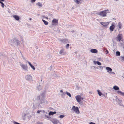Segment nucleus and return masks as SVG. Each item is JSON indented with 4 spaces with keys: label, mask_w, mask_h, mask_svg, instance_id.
I'll list each match as a JSON object with an SVG mask.
<instances>
[{
    "label": "nucleus",
    "mask_w": 124,
    "mask_h": 124,
    "mask_svg": "<svg viewBox=\"0 0 124 124\" xmlns=\"http://www.w3.org/2000/svg\"><path fill=\"white\" fill-rule=\"evenodd\" d=\"M48 15L51 17L52 16V15L50 13H48Z\"/></svg>",
    "instance_id": "nucleus-39"
},
{
    "label": "nucleus",
    "mask_w": 124,
    "mask_h": 124,
    "mask_svg": "<svg viewBox=\"0 0 124 124\" xmlns=\"http://www.w3.org/2000/svg\"><path fill=\"white\" fill-rule=\"evenodd\" d=\"M100 23L104 27H107L109 24V23L108 22H100Z\"/></svg>",
    "instance_id": "nucleus-8"
},
{
    "label": "nucleus",
    "mask_w": 124,
    "mask_h": 124,
    "mask_svg": "<svg viewBox=\"0 0 124 124\" xmlns=\"http://www.w3.org/2000/svg\"><path fill=\"white\" fill-rule=\"evenodd\" d=\"M37 88L39 90H40L41 89V86L39 85L37 86Z\"/></svg>",
    "instance_id": "nucleus-25"
},
{
    "label": "nucleus",
    "mask_w": 124,
    "mask_h": 124,
    "mask_svg": "<svg viewBox=\"0 0 124 124\" xmlns=\"http://www.w3.org/2000/svg\"><path fill=\"white\" fill-rule=\"evenodd\" d=\"M89 93L90 94H92V92L91 91H90L89 92Z\"/></svg>",
    "instance_id": "nucleus-49"
},
{
    "label": "nucleus",
    "mask_w": 124,
    "mask_h": 124,
    "mask_svg": "<svg viewBox=\"0 0 124 124\" xmlns=\"http://www.w3.org/2000/svg\"><path fill=\"white\" fill-rule=\"evenodd\" d=\"M5 1V0H0V2H4Z\"/></svg>",
    "instance_id": "nucleus-47"
},
{
    "label": "nucleus",
    "mask_w": 124,
    "mask_h": 124,
    "mask_svg": "<svg viewBox=\"0 0 124 124\" xmlns=\"http://www.w3.org/2000/svg\"><path fill=\"white\" fill-rule=\"evenodd\" d=\"M20 65L21 66L22 68L24 70L26 71H28V67L27 66L25 65L20 63Z\"/></svg>",
    "instance_id": "nucleus-6"
},
{
    "label": "nucleus",
    "mask_w": 124,
    "mask_h": 124,
    "mask_svg": "<svg viewBox=\"0 0 124 124\" xmlns=\"http://www.w3.org/2000/svg\"><path fill=\"white\" fill-rule=\"evenodd\" d=\"M94 62L95 63V64H96L95 62H96L95 61H94Z\"/></svg>",
    "instance_id": "nucleus-55"
},
{
    "label": "nucleus",
    "mask_w": 124,
    "mask_h": 124,
    "mask_svg": "<svg viewBox=\"0 0 124 124\" xmlns=\"http://www.w3.org/2000/svg\"><path fill=\"white\" fill-rule=\"evenodd\" d=\"M120 59H121L123 61H124V57H120Z\"/></svg>",
    "instance_id": "nucleus-34"
},
{
    "label": "nucleus",
    "mask_w": 124,
    "mask_h": 124,
    "mask_svg": "<svg viewBox=\"0 0 124 124\" xmlns=\"http://www.w3.org/2000/svg\"><path fill=\"white\" fill-rule=\"evenodd\" d=\"M75 98L76 99L78 103H79L82 101L83 100L84 98L82 97L80 95H78L75 96Z\"/></svg>",
    "instance_id": "nucleus-4"
},
{
    "label": "nucleus",
    "mask_w": 124,
    "mask_h": 124,
    "mask_svg": "<svg viewBox=\"0 0 124 124\" xmlns=\"http://www.w3.org/2000/svg\"><path fill=\"white\" fill-rule=\"evenodd\" d=\"M31 19H31V18H30V20H31Z\"/></svg>",
    "instance_id": "nucleus-54"
},
{
    "label": "nucleus",
    "mask_w": 124,
    "mask_h": 124,
    "mask_svg": "<svg viewBox=\"0 0 124 124\" xmlns=\"http://www.w3.org/2000/svg\"><path fill=\"white\" fill-rule=\"evenodd\" d=\"M74 1L77 4H79V3L80 1L81 0H74Z\"/></svg>",
    "instance_id": "nucleus-28"
},
{
    "label": "nucleus",
    "mask_w": 124,
    "mask_h": 124,
    "mask_svg": "<svg viewBox=\"0 0 124 124\" xmlns=\"http://www.w3.org/2000/svg\"><path fill=\"white\" fill-rule=\"evenodd\" d=\"M89 124H95V123H93L92 122H91L89 123Z\"/></svg>",
    "instance_id": "nucleus-40"
},
{
    "label": "nucleus",
    "mask_w": 124,
    "mask_h": 124,
    "mask_svg": "<svg viewBox=\"0 0 124 124\" xmlns=\"http://www.w3.org/2000/svg\"><path fill=\"white\" fill-rule=\"evenodd\" d=\"M69 44H67L66 46V47L67 49H68L69 48Z\"/></svg>",
    "instance_id": "nucleus-35"
},
{
    "label": "nucleus",
    "mask_w": 124,
    "mask_h": 124,
    "mask_svg": "<svg viewBox=\"0 0 124 124\" xmlns=\"http://www.w3.org/2000/svg\"><path fill=\"white\" fill-rule=\"evenodd\" d=\"M13 40L14 42H15L16 43V44L18 46L20 44V41L18 40L16 38H14L13 39Z\"/></svg>",
    "instance_id": "nucleus-11"
},
{
    "label": "nucleus",
    "mask_w": 124,
    "mask_h": 124,
    "mask_svg": "<svg viewBox=\"0 0 124 124\" xmlns=\"http://www.w3.org/2000/svg\"><path fill=\"white\" fill-rule=\"evenodd\" d=\"M60 40L62 43L64 44L68 42V40L67 39H61Z\"/></svg>",
    "instance_id": "nucleus-13"
},
{
    "label": "nucleus",
    "mask_w": 124,
    "mask_h": 124,
    "mask_svg": "<svg viewBox=\"0 0 124 124\" xmlns=\"http://www.w3.org/2000/svg\"><path fill=\"white\" fill-rule=\"evenodd\" d=\"M13 17L15 18L16 20L17 21L19 20L20 19L19 17L17 15H14L13 16Z\"/></svg>",
    "instance_id": "nucleus-18"
},
{
    "label": "nucleus",
    "mask_w": 124,
    "mask_h": 124,
    "mask_svg": "<svg viewBox=\"0 0 124 124\" xmlns=\"http://www.w3.org/2000/svg\"><path fill=\"white\" fill-rule=\"evenodd\" d=\"M106 69L107 70L108 72L109 73L112 70V69L111 68L108 67H106Z\"/></svg>",
    "instance_id": "nucleus-20"
},
{
    "label": "nucleus",
    "mask_w": 124,
    "mask_h": 124,
    "mask_svg": "<svg viewBox=\"0 0 124 124\" xmlns=\"http://www.w3.org/2000/svg\"><path fill=\"white\" fill-rule=\"evenodd\" d=\"M60 92H61V93H63V91L62 90H60Z\"/></svg>",
    "instance_id": "nucleus-51"
},
{
    "label": "nucleus",
    "mask_w": 124,
    "mask_h": 124,
    "mask_svg": "<svg viewBox=\"0 0 124 124\" xmlns=\"http://www.w3.org/2000/svg\"><path fill=\"white\" fill-rule=\"evenodd\" d=\"M117 97L116 96V101L120 105L122 106V101L119 100L117 98Z\"/></svg>",
    "instance_id": "nucleus-12"
},
{
    "label": "nucleus",
    "mask_w": 124,
    "mask_h": 124,
    "mask_svg": "<svg viewBox=\"0 0 124 124\" xmlns=\"http://www.w3.org/2000/svg\"><path fill=\"white\" fill-rule=\"evenodd\" d=\"M122 26V24L120 22H119L118 23V30H119L121 28V26Z\"/></svg>",
    "instance_id": "nucleus-19"
},
{
    "label": "nucleus",
    "mask_w": 124,
    "mask_h": 124,
    "mask_svg": "<svg viewBox=\"0 0 124 124\" xmlns=\"http://www.w3.org/2000/svg\"><path fill=\"white\" fill-rule=\"evenodd\" d=\"M120 53L119 51H116V56H119L120 55Z\"/></svg>",
    "instance_id": "nucleus-29"
},
{
    "label": "nucleus",
    "mask_w": 124,
    "mask_h": 124,
    "mask_svg": "<svg viewBox=\"0 0 124 124\" xmlns=\"http://www.w3.org/2000/svg\"><path fill=\"white\" fill-rule=\"evenodd\" d=\"M40 112V110H38L37 112L38 114Z\"/></svg>",
    "instance_id": "nucleus-44"
},
{
    "label": "nucleus",
    "mask_w": 124,
    "mask_h": 124,
    "mask_svg": "<svg viewBox=\"0 0 124 124\" xmlns=\"http://www.w3.org/2000/svg\"><path fill=\"white\" fill-rule=\"evenodd\" d=\"M40 112H45V111L44 110H40Z\"/></svg>",
    "instance_id": "nucleus-48"
},
{
    "label": "nucleus",
    "mask_w": 124,
    "mask_h": 124,
    "mask_svg": "<svg viewBox=\"0 0 124 124\" xmlns=\"http://www.w3.org/2000/svg\"><path fill=\"white\" fill-rule=\"evenodd\" d=\"M115 26L114 24H112L109 27V29L111 31H113L114 29L115 28Z\"/></svg>",
    "instance_id": "nucleus-17"
},
{
    "label": "nucleus",
    "mask_w": 124,
    "mask_h": 124,
    "mask_svg": "<svg viewBox=\"0 0 124 124\" xmlns=\"http://www.w3.org/2000/svg\"><path fill=\"white\" fill-rule=\"evenodd\" d=\"M103 95L104 96H105V95Z\"/></svg>",
    "instance_id": "nucleus-56"
},
{
    "label": "nucleus",
    "mask_w": 124,
    "mask_h": 124,
    "mask_svg": "<svg viewBox=\"0 0 124 124\" xmlns=\"http://www.w3.org/2000/svg\"><path fill=\"white\" fill-rule=\"evenodd\" d=\"M22 57H23V59L24 60H25V58L23 57V55H22Z\"/></svg>",
    "instance_id": "nucleus-43"
},
{
    "label": "nucleus",
    "mask_w": 124,
    "mask_h": 124,
    "mask_svg": "<svg viewBox=\"0 0 124 124\" xmlns=\"http://www.w3.org/2000/svg\"><path fill=\"white\" fill-rule=\"evenodd\" d=\"M108 11V10L107 9L101 12H97L96 14L101 16L104 17L106 16L107 11Z\"/></svg>",
    "instance_id": "nucleus-2"
},
{
    "label": "nucleus",
    "mask_w": 124,
    "mask_h": 124,
    "mask_svg": "<svg viewBox=\"0 0 124 124\" xmlns=\"http://www.w3.org/2000/svg\"><path fill=\"white\" fill-rule=\"evenodd\" d=\"M45 116H46V117L48 118L54 124H57L59 123V121L55 119L52 118H51L49 117V116H46V115H45Z\"/></svg>",
    "instance_id": "nucleus-3"
},
{
    "label": "nucleus",
    "mask_w": 124,
    "mask_h": 124,
    "mask_svg": "<svg viewBox=\"0 0 124 124\" xmlns=\"http://www.w3.org/2000/svg\"><path fill=\"white\" fill-rule=\"evenodd\" d=\"M72 109L76 114H79L80 113L78 108L77 107H75V106H73Z\"/></svg>",
    "instance_id": "nucleus-5"
},
{
    "label": "nucleus",
    "mask_w": 124,
    "mask_h": 124,
    "mask_svg": "<svg viewBox=\"0 0 124 124\" xmlns=\"http://www.w3.org/2000/svg\"><path fill=\"white\" fill-rule=\"evenodd\" d=\"M25 78L26 80L28 81L32 80V76L29 74L27 75L26 76Z\"/></svg>",
    "instance_id": "nucleus-7"
},
{
    "label": "nucleus",
    "mask_w": 124,
    "mask_h": 124,
    "mask_svg": "<svg viewBox=\"0 0 124 124\" xmlns=\"http://www.w3.org/2000/svg\"><path fill=\"white\" fill-rule=\"evenodd\" d=\"M58 23V20L55 19H54L52 21V25H54L57 24Z\"/></svg>",
    "instance_id": "nucleus-9"
},
{
    "label": "nucleus",
    "mask_w": 124,
    "mask_h": 124,
    "mask_svg": "<svg viewBox=\"0 0 124 124\" xmlns=\"http://www.w3.org/2000/svg\"><path fill=\"white\" fill-rule=\"evenodd\" d=\"M113 88L115 90H118L119 89V87L116 85L114 86L113 87Z\"/></svg>",
    "instance_id": "nucleus-23"
},
{
    "label": "nucleus",
    "mask_w": 124,
    "mask_h": 124,
    "mask_svg": "<svg viewBox=\"0 0 124 124\" xmlns=\"http://www.w3.org/2000/svg\"><path fill=\"white\" fill-rule=\"evenodd\" d=\"M56 113V112L55 111H50L49 113V115H53Z\"/></svg>",
    "instance_id": "nucleus-21"
},
{
    "label": "nucleus",
    "mask_w": 124,
    "mask_h": 124,
    "mask_svg": "<svg viewBox=\"0 0 124 124\" xmlns=\"http://www.w3.org/2000/svg\"><path fill=\"white\" fill-rule=\"evenodd\" d=\"M109 73H114V74L115 73L114 72H113L111 71Z\"/></svg>",
    "instance_id": "nucleus-45"
},
{
    "label": "nucleus",
    "mask_w": 124,
    "mask_h": 124,
    "mask_svg": "<svg viewBox=\"0 0 124 124\" xmlns=\"http://www.w3.org/2000/svg\"><path fill=\"white\" fill-rule=\"evenodd\" d=\"M64 117V116L63 115H61L59 117H60L61 118H62Z\"/></svg>",
    "instance_id": "nucleus-36"
},
{
    "label": "nucleus",
    "mask_w": 124,
    "mask_h": 124,
    "mask_svg": "<svg viewBox=\"0 0 124 124\" xmlns=\"http://www.w3.org/2000/svg\"><path fill=\"white\" fill-rule=\"evenodd\" d=\"M90 52L92 53H96L98 52V51L96 49H92L91 50Z\"/></svg>",
    "instance_id": "nucleus-16"
},
{
    "label": "nucleus",
    "mask_w": 124,
    "mask_h": 124,
    "mask_svg": "<svg viewBox=\"0 0 124 124\" xmlns=\"http://www.w3.org/2000/svg\"><path fill=\"white\" fill-rule=\"evenodd\" d=\"M99 67L101 69H103V67H105V66L102 67V66H99Z\"/></svg>",
    "instance_id": "nucleus-38"
},
{
    "label": "nucleus",
    "mask_w": 124,
    "mask_h": 124,
    "mask_svg": "<svg viewBox=\"0 0 124 124\" xmlns=\"http://www.w3.org/2000/svg\"><path fill=\"white\" fill-rule=\"evenodd\" d=\"M45 18H46V19H48V18L47 17H45Z\"/></svg>",
    "instance_id": "nucleus-52"
},
{
    "label": "nucleus",
    "mask_w": 124,
    "mask_h": 124,
    "mask_svg": "<svg viewBox=\"0 0 124 124\" xmlns=\"http://www.w3.org/2000/svg\"><path fill=\"white\" fill-rule=\"evenodd\" d=\"M27 62L29 64V65L34 70L35 69V67L33 66L31 63L29 61H27Z\"/></svg>",
    "instance_id": "nucleus-22"
},
{
    "label": "nucleus",
    "mask_w": 124,
    "mask_h": 124,
    "mask_svg": "<svg viewBox=\"0 0 124 124\" xmlns=\"http://www.w3.org/2000/svg\"><path fill=\"white\" fill-rule=\"evenodd\" d=\"M54 31H56V27L55 28H54Z\"/></svg>",
    "instance_id": "nucleus-46"
},
{
    "label": "nucleus",
    "mask_w": 124,
    "mask_h": 124,
    "mask_svg": "<svg viewBox=\"0 0 124 124\" xmlns=\"http://www.w3.org/2000/svg\"><path fill=\"white\" fill-rule=\"evenodd\" d=\"M37 124H43V123L41 122H38L37 123Z\"/></svg>",
    "instance_id": "nucleus-41"
},
{
    "label": "nucleus",
    "mask_w": 124,
    "mask_h": 124,
    "mask_svg": "<svg viewBox=\"0 0 124 124\" xmlns=\"http://www.w3.org/2000/svg\"><path fill=\"white\" fill-rule=\"evenodd\" d=\"M0 3H1V7L3 8H4V3L2 2H0Z\"/></svg>",
    "instance_id": "nucleus-32"
},
{
    "label": "nucleus",
    "mask_w": 124,
    "mask_h": 124,
    "mask_svg": "<svg viewBox=\"0 0 124 124\" xmlns=\"http://www.w3.org/2000/svg\"><path fill=\"white\" fill-rule=\"evenodd\" d=\"M97 91L98 92V94L100 96H101L102 95H103V94H102V93L99 90H97Z\"/></svg>",
    "instance_id": "nucleus-27"
},
{
    "label": "nucleus",
    "mask_w": 124,
    "mask_h": 124,
    "mask_svg": "<svg viewBox=\"0 0 124 124\" xmlns=\"http://www.w3.org/2000/svg\"><path fill=\"white\" fill-rule=\"evenodd\" d=\"M42 17H43L44 18H45V17H46V16H45V15L43 16Z\"/></svg>",
    "instance_id": "nucleus-50"
},
{
    "label": "nucleus",
    "mask_w": 124,
    "mask_h": 124,
    "mask_svg": "<svg viewBox=\"0 0 124 124\" xmlns=\"http://www.w3.org/2000/svg\"><path fill=\"white\" fill-rule=\"evenodd\" d=\"M106 48H104V49H103V51H104L106 49Z\"/></svg>",
    "instance_id": "nucleus-53"
},
{
    "label": "nucleus",
    "mask_w": 124,
    "mask_h": 124,
    "mask_svg": "<svg viewBox=\"0 0 124 124\" xmlns=\"http://www.w3.org/2000/svg\"><path fill=\"white\" fill-rule=\"evenodd\" d=\"M66 93L70 97H71V95L68 92H67L66 91Z\"/></svg>",
    "instance_id": "nucleus-31"
},
{
    "label": "nucleus",
    "mask_w": 124,
    "mask_h": 124,
    "mask_svg": "<svg viewBox=\"0 0 124 124\" xmlns=\"http://www.w3.org/2000/svg\"><path fill=\"white\" fill-rule=\"evenodd\" d=\"M42 21L44 23V24L46 25H47L48 24V22L43 19L42 20Z\"/></svg>",
    "instance_id": "nucleus-26"
},
{
    "label": "nucleus",
    "mask_w": 124,
    "mask_h": 124,
    "mask_svg": "<svg viewBox=\"0 0 124 124\" xmlns=\"http://www.w3.org/2000/svg\"><path fill=\"white\" fill-rule=\"evenodd\" d=\"M66 53V52L62 49L59 52V54H60L65 55Z\"/></svg>",
    "instance_id": "nucleus-14"
},
{
    "label": "nucleus",
    "mask_w": 124,
    "mask_h": 124,
    "mask_svg": "<svg viewBox=\"0 0 124 124\" xmlns=\"http://www.w3.org/2000/svg\"><path fill=\"white\" fill-rule=\"evenodd\" d=\"M122 35L120 34H119L117 36L116 39L117 41H120L122 39Z\"/></svg>",
    "instance_id": "nucleus-10"
},
{
    "label": "nucleus",
    "mask_w": 124,
    "mask_h": 124,
    "mask_svg": "<svg viewBox=\"0 0 124 124\" xmlns=\"http://www.w3.org/2000/svg\"><path fill=\"white\" fill-rule=\"evenodd\" d=\"M31 1L32 2H35L36 0H31Z\"/></svg>",
    "instance_id": "nucleus-42"
},
{
    "label": "nucleus",
    "mask_w": 124,
    "mask_h": 124,
    "mask_svg": "<svg viewBox=\"0 0 124 124\" xmlns=\"http://www.w3.org/2000/svg\"><path fill=\"white\" fill-rule=\"evenodd\" d=\"M117 93L118 94L123 96H124V93L120 91H117Z\"/></svg>",
    "instance_id": "nucleus-15"
},
{
    "label": "nucleus",
    "mask_w": 124,
    "mask_h": 124,
    "mask_svg": "<svg viewBox=\"0 0 124 124\" xmlns=\"http://www.w3.org/2000/svg\"><path fill=\"white\" fill-rule=\"evenodd\" d=\"M45 95L44 93H42L39 95L37 96L36 98L37 102L33 105L32 107L33 109H34L38 108H40L43 106V104L45 102Z\"/></svg>",
    "instance_id": "nucleus-1"
},
{
    "label": "nucleus",
    "mask_w": 124,
    "mask_h": 124,
    "mask_svg": "<svg viewBox=\"0 0 124 124\" xmlns=\"http://www.w3.org/2000/svg\"><path fill=\"white\" fill-rule=\"evenodd\" d=\"M65 94L66 93L65 92H63L61 95V96L62 97L64 98L65 95Z\"/></svg>",
    "instance_id": "nucleus-30"
},
{
    "label": "nucleus",
    "mask_w": 124,
    "mask_h": 124,
    "mask_svg": "<svg viewBox=\"0 0 124 124\" xmlns=\"http://www.w3.org/2000/svg\"><path fill=\"white\" fill-rule=\"evenodd\" d=\"M36 5L38 6L39 7H41L42 6V4L40 2H38L36 4Z\"/></svg>",
    "instance_id": "nucleus-24"
},
{
    "label": "nucleus",
    "mask_w": 124,
    "mask_h": 124,
    "mask_svg": "<svg viewBox=\"0 0 124 124\" xmlns=\"http://www.w3.org/2000/svg\"><path fill=\"white\" fill-rule=\"evenodd\" d=\"M105 52H106V54H108L109 52H108V51L107 49H106V50L105 51Z\"/></svg>",
    "instance_id": "nucleus-37"
},
{
    "label": "nucleus",
    "mask_w": 124,
    "mask_h": 124,
    "mask_svg": "<svg viewBox=\"0 0 124 124\" xmlns=\"http://www.w3.org/2000/svg\"><path fill=\"white\" fill-rule=\"evenodd\" d=\"M96 63L99 65H101V63L98 61L96 62Z\"/></svg>",
    "instance_id": "nucleus-33"
}]
</instances>
